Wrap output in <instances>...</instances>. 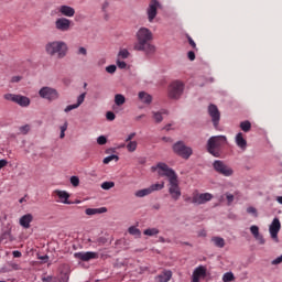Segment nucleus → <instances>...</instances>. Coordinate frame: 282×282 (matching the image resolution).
Here are the masks:
<instances>
[{
    "label": "nucleus",
    "mask_w": 282,
    "mask_h": 282,
    "mask_svg": "<svg viewBox=\"0 0 282 282\" xmlns=\"http://www.w3.org/2000/svg\"><path fill=\"white\" fill-rule=\"evenodd\" d=\"M137 42L133 45L135 52H144L147 56H153L155 53V45L151 44L153 41V32L147 28H141L137 34Z\"/></svg>",
    "instance_id": "f257e3e1"
},
{
    "label": "nucleus",
    "mask_w": 282,
    "mask_h": 282,
    "mask_svg": "<svg viewBox=\"0 0 282 282\" xmlns=\"http://www.w3.org/2000/svg\"><path fill=\"white\" fill-rule=\"evenodd\" d=\"M46 54L48 56H56V58H65L67 56V43L63 41L48 42L45 45Z\"/></svg>",
    "instance_id": "f03ea898"
},
{
    "label": "nucleus",
    "mask_w": 282,
    "mask_h": 282,
    "mask_svg": "<svg viewBox=\"0 0 282 282\" xmlns=\"http://www.w3.org/2000/svg\"><path fill=\"white\" fill-rule=\"evenodd\" d=\"M228 140L224 135L210 137L207 142V151L214 158H219L221 147H226Z\"/></svg>",
    "instance_id": "7ed1b4c3"
},
{
    "label": "nucleus",
    "mask_w": 282,
    "mask_h": 282,
    "mask_svg": "<svg viewBox=\"0 0 282 282\" xmlns=\"http://www.w3.org/2000/svg\"><path fill=\"white\" fill-rule=\"evenodd\" d=\"M152 171H158L159 175H161V177H167L169 182L177 180V173L166 163H158L156 166H152Z\"/></svg>",
    "instance_id": "20e7f679"
},
{
    "label": "nucleus",
    "mask_w": 282,
    "mask_h": 282,
    "mask_svg": "<svg viewBox=\"0 0 282 282\" xmlns=\"http://www.w3.org/2000/svg\"><path fill=\"white\" fill-rule=\"evenodd\" d=\"M213 169L218 175H223L224 177H232L235 175V170L224 161H214Z\"/></svg>",
    "instance_id": "39448f33"
},
{
    "label": "nucleus",
    "mask_w": 282,
    "mask_h": 282,
    "mask_svg": "<svg viewBox=\"0 0 282 282\" xmlns=\"http://www.w3.org/2000/svg\"><path fill=\"white\" fill-rule=\"evenodd\" d=\"M173 151L176 155L183 158V160H188V158L193 155V149L191 147H186L182 141H178L173 145Z\"/></svg>",
    "instance_id": "423d86ee"
},
{
    "label": "nucleus",
    "mask_w": 282,
    "mask_h": 282,
    "mask_svg": "<svg viewBox=\"0 0 282 282\" xmlns=\"http://www.w3.org/2000/svg\"><path fill=\"white\" fill-rule=\"evenodd\" d=\"M182 94H184V83L180 80L173 82L169 87V97L172 100H177Z\"/></svg>",
    "instance_id": "0eeeda50"
},
{
    "label": "nucleus",
    "mask_w": 282,
    "mask_h": 282,
    "mask_svg": "<svg viewBox=\"0 0 282 282\" xmlns=\"http://www.w3.org/2000/svg\"><path fill=\"white\" fill-rule=\"evenodd\" d=\"M40 98H44V100H48L50 102L54 100H58V90L56 88L44 86L39 90Z\"/></svg>",
    "instance_id": "6e6552de"
},
{
    "label": "nucleus",
    "mask_w": 282,
    "mask_h": 282,
    "mask_svg": "<svg viewBox=\"0 0 282 282\" xmlns=\"http://www.w3.org/2000/svg\"><path fill=\"white\" fill-rule=\"evenodd\" d=\"M213 199V194L210 193H202L195 191L192 194V204H196L197 206H202Z\"/></svg>",
    "instance_id": "1a4fd4ad"
},
{
    "label": "nucleus",
    "mask_w": 282,
    "mask_h": 282,
    "mask_svg": "<svg viewBox=\"0 0 282 282\" xmlns=\"http://www.w3.org/2000/svg\"><path fill=\"white\" fill-rule=\"evenodd\" d=\"M169 193H170L172 199H174V202H177V199H180V197H182V189L180 188V180L178 178L169 181Z\"/></svg>",
    "instance_id": "9d476101"
},
{
    "label": "nucleus",
    "mask_w": 282,
    "mask_h": 282,
    "mask_svg": "<svg viewBox=\"0 0 282 282\" xmlns=\"http://www.w3.org/2000/svg\"><path fill=\"white\" fill-rule=\"evenodd\" d=\"M4 100L15 102L17 105H20V107H30V98L23 95L6 94Z\"/></svg>",
    "instance_id": "9b49d317"
},
{
    "label": "nucleus",
    "mask_w": 282,
    "mask_h": 282,
    "mask_svg": "<svg viewBox=\"0 0 282 282\" xmlns=\"http://www.w3.org/2000/svg\"><path fill=\"white\" fill-rule=\"evenodd\" d=\"M162 188H164V182L155 183L150 185L148 188L139 189L134 193V195L135 197H147L152 193H155V191H162Z\"/></svg>",
    "instance_id": "f8f14e48"
},
{
    "label": "nucleus",
    "mask_w": 282,
    "mask_h": 282,
    "mask_svg": "<svg viewBox=\"0 0 282 282\" xmlns=\"http://www.w3.org/2000/svg\"><path fill=\"white\" fill-rule=\"evenodd\" d=\"M208 113L212 118V122L215 129H217L219 127V120H221V112H219V108H217L216 105L212 104L208 107Z\"/></svg>",
    "instance_id": "ddd939ff"
},
{
    "label": "nucleus",
    "mask_w": 282,
    "mask_h": 282,
    "mask_svg": "<svg viewBox=\"0 0 282 282\" xmlns=\"http://www.w3.org/2000/svg\"><path fill=\"white\" fill-rule=\"evenodd\" d=\"M55 28L59 32H69V30L72 28V20H69L67 18H58L55 21Z\"/></svg>",
    "instance_id": "4468645a"
},
{
    "label": "nucleus",
    "mask_w": 282,
    "mask_h": 282,
    "mask_svg": "<svg viewBox=\"0 0 282 282\" xmlns=\"http://www.w3.org/2000/svg\"><path fill=\"white\" fill-rule=\"evenodd\" d=\"M280 230H281V220H279V218H274L269 227L271 239H274V241H279Z\"/></svg>",
    "instance_id": "2eb2a0df"
},
{
    "label": "nucleus",
    "mask_w": 282,
    "mask_h": 282,
    "mask_svg": "<svg viewBox=\"0 0 282 282\" xmlns=\"http://www.w3.org/2000/svg\"><path fill=\"white\" fill-rule=\"evenodd\" d=\"M158 8H160V2L158 0H151L147 11L150 23L158 17Z\"/></svg>",
    "instance_id": "dca6fc26"
},
{
    "label": "nucleus",
    "mask_w": 282,
    "mask_h": 282,
    "mask_svg": "<svg viewBox=\"0 0 282 282\" xmlns=\"http://www.w3.org/2000/svg\"><path fill=\"white\" fill-rule=\"evenodd\" d=\"M75 259H79V261H91V259H98V252L86 251V252H75Z\"/></svg>",
    "instance_id": "f3484780"
},
{
    "label": "nucleus",
    "mask_w": 282,
    "mask_h": 282,
    "mask_svg": "<svg viewBox=\"0 0 282 282\" xmlns=\"http://www.w3.org/2000/svg\"><path fill=\"white\" fill-rule=\"evenodd\" d=\"M199 279H206V267L199 265L192 275V282H199Z\"/></svg>",
    "instance_id": "a211bd4d"
},
{
    "label": "nucleus",
    "mask_w": 282,
    "mask_h": 282,
    "mask_svg": "<svg viewBox=\"0 0 282 282\" xmlns=\"http://www.w3.org/2000/svg\"><path fill=\"white\" fill-rule=\"evenodd\" d=\"M87 96V93H83L82 95H79L77 97V102L73 104V105H68L64 111L65 113H69V111H74V109H78V107H80V105H83V102H85V97Z\"/></svg>",
    "instance_id": "6ab92c4d"
},
{
    "label": "nucleus",
    "mask_w": 282,
    "mask_h": 282,
    "mask_svg": "<svg viewBox=\"0 0 282 282\" xmlns=\"http://www.w3.org/2000/svg\"><path fill=\"white\" fill-rule=\"evenodd\" d=\"M173 279V271L171 270H163L161 274L154 278L155 282H169Z\"/></svg>",
    "instance_id": "aec40b11"
},
{
    "label": "nucleus",
    "mask_w": 282,
    "mask_h": 282,
    "mask_svg": "<svg viewBox=\"0 0 282 282\" xmlns=\"http://www.w3.org/2000/svg\"><path fill=\"white\" fill-rule=\"evenodd\" d=\"M58 12L62 14V17L68 18H72L74 14H76V10L69 6H61L58 8Z\"/></svg>",
    "instance_id": "412c9836"
},
{
    "label": "nucleus",
    "mask_w": 282,
    "mask_h": 282,
    "mask_svg": "<svg viewBox=\"0 0 282 282\" xmlns=\"http://www.w3.org/2000/svg\"><path fill=\"white\" fill-rule=\"evenodd\" d=\"M236 144L239 149H241V151H246V149H248V141L246 138H243L241 132L236 135Z\"/></svg>",
    "instance_id": "4be33fe9"
},
{
    "label": "nucleus",
    "mask_w": 282,
    "mask_h": 282,
    "mask_svg": "<svg viewBox=\"0 0 282 282\" xmlns=\"http://www.w3.org/2000/svg\"><path fill=\"white\" fill-rule=\"evenodd\" d=\"M54 193L58 196L62 204H72V202H69V193L61 189H56Z\"/></svg>",
    "instance_id": "5701e85b"
},
{
    "label": "nucleus",
    "mask_w": 282,
    "mask_h": 282,
    "mask_svg": "<svg viewBox=\"0 0 282 282\" xmlns=\"http://www.w3.org/2000/svg\"><path fill=\"white\" fill-rule=\"evenodd\" d=\"M33 219L34 217L32 216V214H26L20 218V226L28 229L30 228V224H32Z\"/></svg>",
    "instance_id": "b1692460"
},
{
    "label": "nucleus",
    "mask_w": 282,
    "mask_h": 282,
    "mask_svg": "<svg viewBox=\"0 0 282 282\" xmlns=\"http://www.w3.org/2000/svg\"><path fill=\"white\" fill-rule=\"evenodd\" d=\"M104 213H107V207L87 208L85 210V214L88 215V216L102 215Z\"/></svg>",
    "instance_id": "393cba45"
},
{
    "label": "nucleus",
    "mask_w": 282,
    "mask_h": 282,
    "mask_svg": "<svg viewBox=\"0 0 282 282\" xmlns=\"http://www.w3.org/2000/svg\"><path fill=\"white\" fill-rule=\"evenodd\" d=\"M139 100H141V102H144V105H151V102L153 101V97H151V95H149L148 93L140 91Z\"/></svg>",
    "instance_id": "a878e982"
},
{
    "label": "nucleus",
    "mask_w": 282,
    "mask_h": 282,
    "mask_svg": "<svg viewBox=\"0 0 282 282\" xmlns=\"http://www.w3.org/2000/svg\"><path fill=\"white\" fill-rule=\"evenodd\" d=\"M153 113V120L156 122V123H160L162 122V120H164V115L166 116L169 113V111L166 110H161V111H156V112H152Z\"/></svg>",
    "instance_id": "bb28decb"
},
{
    "label": "nucleus",
    "mask_w": 282,
    "mask_h": 282,
    "mask_svg": "<svg viewBox=\"0 0 282 282\" xmlns=\"http://www.w3.org/2000/svg\"><path fill=\"white\" fill-rule=\"evenodd\" d=\"M212 241L216 248H224L226 246V240L221 237H213Z\"/></svg>",
    "instance_id": "cd10ccee"
},
{
    "label": "nucleus",
    "mask_w": 282,
    "mask_h": 282,
    "mask_svg": "<svg viewBox=\"0 0 282 282\" xmlns=\"http://www.w3.org/2000/svg\"><path fill=\"white\" fill-rule=\"evenodd\" d=\"M240 129L245 133H248V132H250V129H252V123H250V121H248V120L242 121V122H240Z\"/></svg>",
    "instance_id": "c85d7f7f"
},
{
    "label": "nucleus",
    "mask_w": 282,
    "mask_h": 282,
    "mask_svg": "<svg viewBox=\"0 0 282 282\" xmlns=\"http://www.w3.org/2000/svg\"><path fill=\"white\" fill-rule=\"evenodd\" d=\"M143 235L147 237H155V235H160V229L158 228H148L143 231Z\"/></svg>",
    "instance_id": "c756f323"
},
{
    "label": "nucleus",
    "mask_w": 282,
    "mask_h": 282,
    "mask_svg": "<svg viewBox=\"0 0 282 282\" xmlns=\"http://www.w3.org/2000/svg\"><path fill=\"white\" fill-rule=\"evenodd\" d=\"M126 149L129 151V153L135 152V150L138 149V141H128Z\"/></svg>",
    "instance_id": "7c9ffc66"
},
{
    "label": "nucleus",
    "mask_w": 282,
    "mask_h": 282,
    "mask_svg": "<svg viewBox=\"0 0 282 282\" xmlns=\"http://www.w3.org/2000/svg\"><path fill=\"white\" fill-rule=\"evenodd\" d=\"M127 101V99L124 98V95H116L115 96V102L118 107H121V105H123Z\"/></svg>",
    "instance_id": "2f4dec72"
},
{
    "label": "nucleus",
    "mask_w": 282,
    "mask_h": 282,
    "mask_svg": "<svg viewBox=\"0 0 282 282\" xmlns=\"http://www.w3.org/2000/svg\"><path fill=\"white\" fill-rule=\"evenodd\" d=\"M113 160H115V162H118V160H120V158L116 154H112V155L106 156L102 162H104V164H109V162H113Z\"/></svg>",
    "instance_id": "473e14b6"
},
{
    "label": "nucleus",
    "mask_w": 282,
    "mask_h": 282,
    "mask_svg": "<svg viewBox=\"0 0 282 282\" xmlns=\"http://www.w3.org/2000/svg\"><path fill=\"white\" fill-rule=\"evenodd\" d=\"M223 281L224 282H230L235 281V274L232 272H227L223 275Z\"/></svg>",
    "instance_id": "72a5a7b5"
},
{
    "label": "nucleus",
    "mask_w": 282,
    "mask_h": 282,
    "mask_svg": "<svg viewBox=\"0 0 282 282\" xmlns=\"http://www.w3.org/2000/svg\"><path fill=\"white\" fill-rule=\"evenodd\" d=\"M128 232L130 235H133L134 237H140L142 235V232L140 231V229H138L137 227H130L128 229Z\"/></svg>",
    "instance_id": "f704fd0d"
},
{
    "label": "nucleus",
    "mask_w": 282,
    "mask_h": 282,
    "mask_svg": "<svg viewBox=\"0 0 282 282\" xmlns=\"http://www.w3.org/2000/svg\"><path fill=\"white\" fill-rule=\"evenodd\" d=\"M113 186H116V183H113V182H104L101 184V188L104 191H110V188H113Z\"/></svg>",
    "instance_id": "c9c22d12"
},
{
    "label": "nucleus",
    "mask_w": 282,
    "mask_h": 282,
    "mask_svg": "<svg viewBox=\"0 0 282 282\" xmlns=\"http://www.w3.org/2000/svg\"><path fill=\"white\" fill-rule=\"evenodd\" d=\"M30 129H31L30 124H25V126H21L19 128V131L22 135H28V133H30Z\"/></svg>",
    "instance_id": "e433bc0d"
},
{
    "label": "nucleus",
    "mask_w": 282,
    "mask_h": 282,
    "mask_svg": "<svg viewBox=\"0 0 282 282\" xmlns=\"http://www.w3.org/2000/svg\"><path fill=\"white\" fill-rule=\"evenodd\" d=\"M250 232L253 237H258L260 234H259V227L257 225H252L250 227Z\"/></svg>",
    "instance_id": "4c0bfd02"
},
{
    "label": "nucleus",
    "mask_w": 282,
    "mask_h": 282,
    "mask_svg": "<svg viewBox=\"0 0 282 282\" xmlns=\"http://www.w3.org/2000/svg\"><path fill=\"white\" fill-rule=\"evenodd\" d=\"M119 58H129V51L127 48H123L118 54Z\"/></svg>",
    "instance_id": "58836bf2"
},
{
    "label": "nucleus",
    "mask_w": 282,
    "mask_h": 282,
    "mask_svg": "<svg viewBox=\"0 0 282 282\" xmlns=\"http://www.w3.org/2000/svg\"><path fill=\"white\" fill-rule=\"evenodd\" d=\"M70 184L72 186H78L80 184V178H78V176H72L70 177Z\"/></svg>",
    "instance_id": "ea45409f"
},
{
    "label": "nucleus",
    "mask_w": 282,
    "mask_h": 282,
    "mask_svg": "<svg viewBox=\"0 0 282 282\" xmlns=\"http://www.w3.org/2000/svg\"><path fill=\"white\" fill-rule=\"evenodd\" d=\"M118 69V67L116 65H109L106 67V72L108 74H116V70Z\"/></svg>",
    "instance_id": "a19ab883"
},
{
    "label": "nucleus",
    "mask_w": 282,
    "mask_h": 282,
    "mask_svg": "<svg viewBox=\"0 0 282 282\" xmlns=\"http://www.w3.org/2000/svg\"><path fill=\"white\" fill-rule=\"evenodd\" d=\"M254 240L258 241V243H260V246H263L265 243V239L263 238V235H261V234L256 236Z\"/></svg>",
    "instance_id": "79ce46f5"
},
{
    "label": "nucleus",
    "mask_w": 282,
    "mask_h": 282,
    "mask_svg": "<svg viewBox=\"0 0 282 282\" xmlns=\"http://www.w3.org/2000/svg\"><path fill=\"white\" fill-rule=\"evenodd\" d=\"M97 144H100V145L107 144V137L100 135L99 138H97Z\"/></svg>",
    "instance_id": "37998d69"
},
{
    "label": "nucleus",
    "mask_w": 282,
    "mask_h": 282,
    "mask_svg": "<svg viewBox=\"0 0 282 282\" xmlns=\"http://www.w3.org/2000/svg\"><path fill=\"white\" fill-rule=\"evenodd\" d=\"M106 118L107 120H109L110 122H113V120H116V113L111 112V111H108L106 113Z\"/></svg>",
    "instance_id": "c03bdc74"
},
{
    "label": "nucleus",
    "mask_w": 282,
    "mask_h": 282,
    "mask_svg": "<svg viewBox=\"0 0 282 282\" xmlns=\"http://www.w3.org/2000/svg\"><path fill=\"white\" fill-rule=\"evenodd\" d=\"M187 41H188L189 45L193 47V50H197V44L195 43L193 37H191V35H187Z\"/></svg>",
    "instance_id": "a18cd8bd"
},
{
    "label": "nucleus",
    "mask_w": 282,
    "mask_h": 282,
    "mask_svg": "<svg viewBox=\"0 0 282 282\" xmlns=\"http://www.w3.org/2000/svg\"><path fill=\"white\" fill-rule=\"evenodd\" d=\"M247 213H248L249 215H253V217H257V216H258V214H257V208H254V207H248V208H247Z\"/></svg>",
    "instance_id": "49530a36"
},
{
    "label": "nucleus",
    "mask_w": 282,
    "mask_h": 282,
    "mask_svg": "<svg viewBox=\"0 0 282 282\" xmlns=\"http://www.w3.org/2000/svg\"><path fill=\"white\" fill-rule=\"evenodd\" d=\"M117 66L119 67V69H127V63L120 59L117 61Z\"/></svg>",
    "instance_id": "de8ad7c7"
},
{
    "label": "nucleus",
    "mask_w": 282,
    "mask_h": 282,
    "mask_svg": "<svg viewBox=\"0 0 282 282\" xmlns=\"http://www.w3.org/2000/svg\"><path fill=\"white\" fill-rule=\"evenodd\" d=\"M226 198L228 202V206H230V204H232V202H235V195H232V194H226Z\"/></svg>",
    "instance_id": "09e8293b"
},
{
    "label": "nucleus",
    "mask_w": 282,
    "mask_h": 282,
    "mask_svg": "<svg viewBox=\"0 0 282 282\" xmlns=\"http://www.w3.org/2000/svg\"><path fill=\"white\" fill-rule=\"evenodd\" d=\"M21 80H23L22 76H13L11 78V83H21Z\"/></svg>",
    "instance_id": "8fccbe9b"
},
{
    "label": "nucleus",
    "mask_w": 282,
    "mask_h": 282,
    "mask_svg": "<svg viewBox=\"0 0 282 282\" xmlns=\"http://www.w3.org/2000/svg\"><path fill=\"white\" fill-rule=\"evenodd\" d=\"M282 263V254L272 261V265H279Z\"/></svg>",
    "instance_id": "3c124183"
},
{
    "label": "nucleus",
    "mask_w": 282,
    "mask_h": 282,
    "mask_svg": "<svg viewBox=\"0 0 282 282\" xmlns=\"http://www.w3.org/2000/svg\"><path fill=\"white\" fill-rule=\"evenodd\" d=\"M78 54H82L83 56H87V48H85V47H79V50H78Z\"/></svg>",
    "instance_id": "603ef678"
},
{
    "label": "nucleus",
    "mask_w": 282,
    "mask_h": 282,
    "mask_svg": "<svg viewBox=\"0 0 282 282\" xmlns=\"http://www.w3.org/2000/svg\"><path fill=\"white\" fill-rule=\"evenodd\" d=\"M133 138H135V132L130 133V134L126 138V142H132L131 140H133Z\"/></svg>",
    "instance_id": "864d4df0"
},
{
    "label": "nucleus",
    "mask_w": 282,
    "mask_h": 282,
    "mask_svg": "<svg viewBox=\"0 0 282 282\" xmlns=\"http://www.w3.org/2000/svg\"><path fill=\"white\" fill-rule=\"evenodd\" d=\"M12 254H13V257H14L15 259H21V257H22V253H21V251H19V250L13 251Z\"/></svg>",
    "instance_id": "5fc2aeb1"
},
{
    "label": "nucleus",
    "mask_w": 282,
    "mask_h": 282,
    "mask_svg": "<svg viewBox=\"0 0 282 282\" xmlns=\"http://www.w3.org/2000/svg\"><path fill=\"white\" fill-rule=\"evenodd\" d=\"M187 57H188L191 61H195V52L189 51V52L187 53Z\"/></svg>",
    "instance_id": "6e6d98bb"
},
{
    "label": "nucleus",
    "mask_w": 282,
    "mask_h": 282,
    "mask_svg": "<svg viewBox=\"0 0 282 282\" xmlns=\"http://www.w3.org/2000/svg\"><path fill=\"white\" fill-rule=\"evenodd\" d=\"M67 127H68V123L67 121H65L64 124L59 127L61 132L67 131Z\"/></svg>",
    "instance_id": "4d7b16f0"
},
{
    "label": "nucleus",
    "mask_w": 282,
    "mask_h": 282,
    "mask_svg": "<svg viewBox=\"0 0 282 282\" xmlns=\"http://www.w3.org/2000/svg\"><path fill=\"white\" fill-rule=\"evenodd\" d=\"M4 166H8V161L7 160H0V171L1 169H4Z\"/></svg>",
    "instance_id": "13d9d810"
},
{
    "label": "nucleus",
    "mask_w": 282,
    "mask_h": 282,
    "mask_svg": "<svg viewBox=\"0 0 282 282\" xmlns=\"http://www.w3.org/2000/svg\"><path fill=\"white\" fill-rule=\"evenodd\" d=\"M43 282H54V278H52V275H48L46 278H42Z\"/></svg>",
    "instance_id": "bf43d9fd"
},
{
    "label": "nucleus",
    "mask_w": 282,
    "mask_h": 282,
    "mask_svg": "<svg viewBox=\"0 0 282 282\" xmlns=\"http://www.w3.org/2000/svg\"><path fill=\"white\" fill-rule=\"evenodd\" d=\"M62 281L63 282H68L69 281V275L67 273H65L63 276H62Z\"/></svg>",
    "instance_id": "052dcab7"
},
{
    "label": "nucleus",
    "mask_w": 282,
    "mask_h": 282,
    "mask_svg": "<svg viewBox=\"0 0 282 282\" xmlns=\"http://www.w3.org/2000/svg\"><path fill=\"white\" fill-rule=\"evenodd\" d=\"M185 202L189 203V204H193V197H186L185 198Z\"/></svg>",
    "instance_id": "680f3d73"
},
{
    "label": "nucleus",
    "mask_w": 282,
    "mask_h": 282,
    "mask_svg": "<svg viewBox=\"0 0 282 282\" xmlns=\"http://www.w3.org/2000/svg\"><path fill=\"white\" fill-rule=\"evenodd\" d=\"M276 202H278L279 204H282V196H279V197L276 198Z\"/></svg>",
    "instance_id": "e2e57ef3"
},
{
    "label": "nucleus",
    "mask_w": 282,
    "mask_h": 282,
    "mask_svg": "<svg viewBox=\"0 0 282 282\" xmlns=\"http://www.w3.org/2000/svg\"><path fill=\"white\" fill-rule=\"evenodd\" d=\"M59 138L63 140V138H65V132H61Z\"/></svg>",
    "instance_id": "0e129e2a"
},
{
    "label": "nucleus",
    "mask_w": 282,
    "mask_h": 282,
    "mask_svg": "<svg viewBox=\"0 0 282 282\" xmlns=\"http://www.w3.org/2000/svg\"><path fill=\"white\" fill-rule=\"evenodd\" d=\"M23 202H25V197H22V198H20V200H19L20 204H23Z\"/></svg>",
    "instance_id": "69168bd1"
},
{
    "label": "nucleus",
    "mask_w": 282,
    "mask_h": 282,
    "mask_svg": "<svg viewBox=\"0 0 282 282\" xmlns=\"http://www.w3.org/2000/svg\"><path fill=\"white\" fill-rule=\"evenodd\" d=\"M41 259H42V261H47V256H44Z\"/></svg>",
    "instance_id": "338daca9"
},
{
    "label": "nucleus",
    "mask_w": 282,
    "mask_h": 282,
    "mask_svg": "<svg viewBox=\"0 0 282 282\" xmlns=\"http://www.w3.org/2000/svg\"><path fill=\"white\" fill-rule=\"evenodd\" d=\"M154 208H155L156 210H159V208H160V205H156V206H154Z\"/></svg>",
    "instance_id": "774afa93"
}]
</instances>
